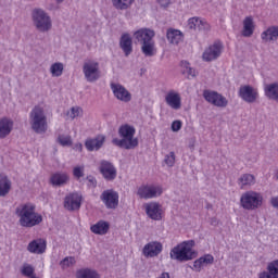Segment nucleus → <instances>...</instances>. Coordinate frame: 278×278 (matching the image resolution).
<instances>
[{"instance_id":"f03ea898","label":"nucleus","mask_w":278,"mask_h":278,"mask_svg":"<svg viewBox=\"0 0 278 278\" xmlns=\"http://www.w3.org/2000/svg\"><path fill=\"white\" fill-rule=\"evenodd\" d=\"M134 38L141 45V52L146 58H153L157 50L155 49V30L150 28H140L134 33Z\"/></svg>"},{"instance_id":"72a5a7b5","label":"nucleus","mask_w":278,"mask_h":278,"mask_svg":"<svg viewBox=\"0 0 278 278\" xmlns=\"http://www.w3.org/2000/svg\"><path fill=\"white\" fill-rule=\"evenodd\" d=\"M76 277L77 278H101V276H99V273H97V270L90 269V268H83L77 270Z\"/></svg>"},{"instance_id":"864d4df0","label":"nucleus","mask_w":278,"mask_h":278,"mask_svg":"<svg viewBox=\"0 0 278 278\" xmlns=\"http://www.w3.org/2000/svg\"><path fill=\"white\" fill-rule=\"evenodd\" d=\"M55 3H58V5H60L61 3H64L65 0H54Z\"/></svg>"},{"instance_id":"3c124183","label":"nucleus","mask_w":278,"mask_h":278,"mask_svg":"<svg viewBox=\"0 0 278 278\" xmlns=\"http://www.w3.org/2000/svg\"><path fill=\"white\" fill-rule=\"evenodd\" d=\"M270 205H273L274 207L278 208V197H273L270 199Z\"/></svg>"},{"instance_id":"f257e3e1","label":"nucleus","mask_w":278,"mask_h":278,"mask_svg":"<svg viewBox=\"0 0 278 278\" xmlns=\"http://www.w3.org/2000/svg\"><path fill=\"white\" fill-rule=\"evenodd\" d=\"M15 214L20 218L21 227H37L42 223V215L36 212V204L27 202L15 208Z\"/></svg>"},{"instance_id":"49530a36","label":"nucleus","mask_w":278,"mask_h":278,"mask_svg":"<svg viewBox=\"0 0 278 278\" xmlns=\"http://www.w3.org/2000/svg\"><path fill=\"white\" fill-rule=\"evenodd\" d=\"M88 188H97V179L92 176H87Z\"/></svg>"},{"instance_id":"39448f33","label":"nucleus","mask_w":278,"mask_h":278,"mask_svg":"<svg viewBox=\"0 0 278 278\" xmlns=\"http://www.w3.org/2000/svg\"><path fill=\"white\" fill-rule=\"evenodd\" d=\"M194 247V240L185 241L170 250L169 257L170 260H176L177 262H190L194 260L197 254L192 251Z\"/></svg>"},{"instance_id":"f3484780","label":"nucleus","mask_w":278,"mask_h":278,"mask_svg":"<svg viewBox=\"0 0 278 278\" xmlns=\"http://www.w3.org/2000/svg\"><path fill=\"white\" fill-rule=\"evenodd\" d=\"M112 143L115 144V147H119V149H126L127 151H129L138 147V138L134 136L123 137L122 139L114 138L112 140Z\"/></svg>"},{"instance_id":"5fc2aeb1","label":"nucleus","mask_w":278,"mask_h":278,"mask_svg":"<svg viewBox=\"0 0 278 278\" xmlns=\"http://www.w3.org/2000/svg\"><path fill=\"white\" fill-rule=\"evenodd\" d=\"M77 148H78L79 151H81V149H83L81 143H79V144L77 146Z\"/></svg>"},{"instance_id":"c9c22d12","label":"nucleus","mask_w":278,"mask_h":278,"mask_svg":"<svg viewBox=\"0 0 278 278\" xmlns=\"http://www.w3.org/2000/svg\"><path fill=\"white\" fill-rule=\"evenodd\" d=\"M50 73L52 77H62L63 73H64V63H53L50 66Z\"/></svg>"},{"instance_id":"8fccbe9b","label":"nucleus","mask_w":278,"mask_h":278,"mask_svg":"<svg viewBox=\"0 0 278 278\" xmlns=\"http://www.w3.org/2000/svg\"><path fill=\"white\" fill-rule=\"evenodd\" d=\"M186 75H187L188 77H197V71L191 67L190 70H188V71L186 72Z\"/></svg>"},{"instance_id":"a878e982","label":"nucleus","mask_w":278,"mask_h":278,"mask_svg":"<svg viewBox=\"0 0 278 278\" xmlns=\"http://www.w3.org/2000/svg\"><path fill=\"white\" fill-rule=\"evenodd\" d=\"M166 38L169 45H179V42H184V33L179 29L169 28L166 31Z\"/></svg>"},{"instance_id":"a19ab883","label":"nucleus","mask_w":278,"mask_h":278,"mask_svg":"<svg viewBox=\"0 0 278 278\" xmlns=\"http://www.w3.org/2000/svg\"><path fill=\"white\" fill-rule=\"evenodd\" d=\"M60 264L63 268H68L71 266H75L76 261H75V257L67 256V257L63 258Z\"/></svg>"},{"instance_id":"a18cd8bd","label":"nucleus","mask_w":278,"mask_h":278,"mask_svg":"<svg viewBox=\"0 0 278 278\" xmlns=\"http://www.w3.org/2000/svg\"><path fill=\"white\" fill-rule=\"evenodd\" d=\"M180 66L182 68L181 71L182 75H186V73H188V71L191 68L190 63L188 61H181Z\"/></svg>"},{"instance_id":"393cba45","label":"nucleus","mask_w":278,"mask_h":278,"mask_svg":"<svg viewBox=\"0 0 278 278\" xmlns=\"http://www.w3.org/2000/svg\"><path fill=\"white\" fill-rule=\"evenodd\" d=\"M105 143V136L99 135L93 139H87L85 142V147L87 151H99L101 147Z\"/></svg>"},{"instance_id":"2eb2a0df","label":"nucleus","mask_w":278,"mask_h":278,"mask_svg":"<svg viewBox=\"0 0 278 278\" xmlns=\"http://www.w3.org/2000/svg\"><path fill=\"white\" fill-rule=\"evenodd\" d=\"M164 250V245L160 241H150L142 249V255L144 257H157Z\"/></svg>"},{"instance_id":"c756f323","label":"nucleus","mask_w":278,"mask_h":278,"mask_svg":"<svg viewBox=\"0 0 278 278\" xmlns=\"http://www.w3.org/2000/svg\"><path fill=\"white\" fill-rule=\"evenodd\" d=\"M254 31H255V23L253 22V17L247 16L243 20L242 36L244 38H251V36H253Z\"/></svg>"},{"instance_id":"c85d7f7f","label":"nucleus","mask_w":278,"mask_h":278,"mask_svg":"<svg viewBox=\"0 0 278 278\" xmlns=\"http://www.w3.org/2000/svg\"><path fill=\"white\" fill-rule=\"evenodd\" d=\"M237 184L241 190L251 188V186H255V176L252 174H243L239 177Z\"/></svg>"},{"instance_id":"aec40b11","label":"nucleus","mask_w":278,"mask_h":278,"mask_svg":"<svg viewBox=\"0 0 278 278\" xmlns=\"http://www.w3.org/2000/svg\"><path fill=\"white\" fill-rule=\"evenodd\" d=\"M27 251L35 255H42L47 251V241L42 238L35 239L28 243Z\"/></svg>"},{"instance_id":"a211bd4d","label":"nucleus","mask_w":278,"mask_h":278,"mask_svg":"<svg viewBox=\"0 0 278 278\" xmlns=\"http://www.w3.org/2000/svg\"><path fill=\"white\" fill-rule=\"evenodd\" d=\"M146 214L151 220H162V205L157 202L144 204Z\"/></svg>"},{"instance_id":"37998d69","label":"nucleus","mask_w":278,"mask_h":278,"mask_svg":"<svg viewBox=\"0 0 278 278\" xmlns=\"http://www.w3.org/2000/svg\"><path fill=\"white\" fill-rule=\"evenodd\" d=\"M73 175L76 179H81L84 177V166L74 167Z\"/></svg>"},{"instance_id":"4d7b16f0","label":"nucleus","mask_w":278,"mask_h":278,"mask_svg":"<svg viewBox=\"0 0 278 278\" xmlns=\"http://www.w3.org/2000/svg\"><path fill=\"white\" fill-rule=\"evenodd\" d=\"M276 179L278 180V173H277V175H276Z\"/></svg>"},{"instance_id":"2f4dec72","label":"nucleus","mask_w":278,"mask_h":278,"mask_svg":"<svg viewBox=\"0 0 278 278\" xmlns=\"http://www.w3.org/2000/svg\"><path fill=\"white\" fill-rule=\"evenodd\" d=\"M12 190V180L8 176H0V197H7Z\"/></svg>"},{"instance_id":"473e14b6","label":"nucleus","mask_w":278,"mask_h":278,"mask_svg":"<svg viewBox=\"0 0 278 278\" xmlns=\"http://www.w3.org/2000/svg\"><path fill=\"white\" fill-rule=\"evenodd\" d=\"M118 136L122 138H127L129 136H136V128L129 124L122 125L118 128Z\"/></svg>"},{"instance_id":"0eeeda50","label":"nucleus","mask_w":278,"mask_h":278,"mask_svg":"<svg viewBox=\"0 0 278 278\" xmlns=\"http://www.w3.org/2000/svg\"><path fill=\"white\" fill-rule=\"evenodd\" d=\"M83 73L86 81L89 84H94L101 79V70L99 68V62L87 60L83 65Z\"/></svg>"},{"instance_id":"6ab92c4d","label":"nucleus","mask_w":278,"mask_h":278,"mask_svg":"<svg viewBox=\"0 0 278 278\" xmlns=\"http://www.w3.org/2000/svg\"><path fill=\"white\" fill-rule=\"evenodd\" d=\"M119 48L128 58V55H131L134 53V40L131 39V35L128 33H124L119 38Z\"/></svg>"},{"instance_id":"e433bc0d","label":"nucleus","mask_w":278,"mask_h":278,"mask_svg":"<svg viewBox=\"0 0 278 278\" xmlns=\"http://www.w3.org/2000/svg\"><path fill=\"white\" fill-rule=\"evenodd\" d=\"M21 273H22V275H23L24 277H29V278L36 277V275H34V273H35L34 266H31V265H29V264H27V263H25V264L22 266Z\"/></svg>"},{"instance_id":"1a4fd4ad","label":"nucleus","mask_w":278,"mask_h":278,"mask_svg":"<svg viewBox=\"0 0 278 278\" xmlns=\"http://www.w3.org/2000/svg\"><path fill=\"white\" fill-rule=\"evenodd\" d=\"M162 192H164L162 186L146 185L138 189L137 194L140 199H156V197H162Z\"/></svg>"},{"instance_id":"6e6552de","label":"nucleus","mask_w":278,"mask_h":278,"mask_svg":"<svg viewBox=\"0 0 278 278\" xmlns=\"http://www.w3.org/2000/svg\"><path fill=\"white\" fill-rule=\"evenodd\" d=\"M203 97L207 103H211V105H215V108H227L229 105V101L225 96L212 91V90H204L203 91Z\"/></svg>"},{"instance_id":"4468645a","label":"nucleus","mask_w":278,"mask_h":278,"mask_svg":"<svg viewBox=\"0 0 278 278\" xmlns=\"http://www.w3.org/2000/svg\"><path fill=\"white\" fill-rule=\"evenodd\" d=\"M239 97L242 99V101H245V103H255L260 94L252 86L245 85L240 87Z\"/></svg>"},{"instance_id":"cd10ccee","label":"nucleus","mask_w":278,"mask_h":278,"mask_svg":"<svg viewBox=\"0 0 278 278\" xmlns=\"http://www.w3.org/2000/svg\"><path fill=\"white\" fill-rule=\"evenodd\" d=\"M258 278H278V260L267 265V271L258 274Z\"/></svg>"},{"instance_id":"b1692460","label":"nucleus","mask_w":278,"mask_h":278,"mask_svg":"<svg viewBox=\"0 0 278 278\" xmlns=\"http://www.w3.org/2000/svg\"><path fill=\"white\" fill-rule=\"evenodd\" d=\"M165 102L172 110H181V96L175 91H169L166 94Z\"/></svg>"},{"instance_id":"423d86ee","label":"nucleus","mask_w":278,"mask_h":278,"mask_svg":"<svg viewBox=\"0 0 278 278\" xmlns=\"http://www.w3.org/2000/svg\"><path fill=\"white\" fill-rule=\"evenodd\" d=\"M264 203V195L262 193L250 190L241 194L240 205L243 210L248 212H253L260 210Z\"/></svg>"},{"instance_id":"c03bdc74","label":"nucleus","mask_w":278,"mask_h":278,"mask_svg":"<svg viewBox=\"0 0 278 278\" xmlns=\"http://www.w3.org/2000/svg\"><path fill=\"white\" fill-rule=\"evenodd\" d=\"M181 125H182L181 121H179V119L174 121L172 123V131H174V132L180 131Z\"/></svg>"},{"instance_id":"de8ad7c7","label":"nucleus","mask_w":278,"mask_h":278,"mask_svg":"<svg viewBox=\"0 0 278 278\" xmlns=\"http://www.w3.org/2000/svg\"><path fill=\"white\" fill-rule=\"evenodd\" d=\"M193 267L195 268L197 273H201V268H203V263H201L200 258L194 261Z\"/></svg>"},{"instance_id":"58836bf2","label":"nucleus","mask_w":278,"mask_h":278,"mask_svg":"<svg viewBox=\"0 0 278 278\" xmlns=\"http://www.w3.org/2000/svg\"><path fill=\"white\" fill-rule=\"evenodd\" d=\"M58 142H59V144H61V147H72L73 146V139L71 138V136L60 135L58 137Z\"/></svg>"},{"instance_id":"f8f14e48","label":"nucleus","mask_w":278,"mask_h":278,"mask_svg":"<svg viewBox=\"0 0 278 278\" xmlns=\"http://www.w3.org/2000/svg\"><path fill=\"white\" fill-rule=\"evenodd\" d=\"M111 90L118 101H122L123 103H129V101H131V92H129L125 86L111 83Z\"/></svg>"},{"instance_id":"7ed1b4c3","label":"nucleus","mask_w":278,"mask_h":278,"mask_svg":"<svg viewBox=\"0 0 278 278\" xmlns=\"http://www.w3.org/2000/svg\"><path fill=\"white\" fill-rule=\"evenodd\" d=\"M30 18L33 25L40 34H47L53 28V21L51 15L41 8H35L31 10Z\"/></svg>"},{"instance_id":"4be33fe9","label":"nucleus","mask_w":278,"mask_h":278,"mask_svg":"<svg viewBox=\"0 0 278 278\" xmlns=\"http://www.w3.org/2000/svg\"><path fill=\"white\" fill-rule=\"evenodd\" d=\"M188 27L194 31H210V24L199 17L189 18Z\"/></svg>"},{"instance_id":"9d476101","label":"nucleus","mask_w":278,"mask_h":278,"mask_svg":"<svg viewBox=\"0 0 278 278\" xmlns=\"http://www.w3.org/2000/svg\"><path fill=\"white\" fill-rule=\"evenodd\" d=\"M100 200L106 210H116L118 207V193L114 189L104 190L100 195Z\"/></svg>"},{"instance_id":"6e6d98bb","label":"nucleus","mask_w":278,"mask_h":278,"mask_svg":"<svg viewBox=\"0 0 278 278\" xmlns=\"http://www.w3.org/2000/svg\"><path fill=\"white\" fill-rule=\"evenodd\" d=\"M212 225H216V218L212 219Z\"/></svg>"},{"instance_id":"f704fd0d","label":"nucleus","mask_w":278,"mask_h":278,"mask_svg":"<svg viewBox=\"0 0 278 278\" xmlns=\"http://www.w3.org/2000/svg\"><path fill=\"white\" fill-rule=\"evenodd\" d=\"M135 0H112L115 10H129L134 5Z\"/></svg>"},{"instance_id":"412c9836","label":"nucleus","mask_w":278,"mask_h":278,"mask_svg":"<svg viewBox=\"0 0 278 278\" xmlns=\"http://www.w3.org/2000/svg\"><path fill=\"white\" fill-rule=\"evenodd\" d=\"M71 181V176L64 172H58L51 175L50 177V184L52 186H55L56 188H60L62 186H66Z\"/></svg>"},{"instance_id":"603ef678","label":"nucleus","mask_w":278,"mask_h":278,"mask_svg":"<svg viewBox=\"0 0 278 278\" xmlns=\"http://www.w3.org/2000/svg\"><path fill=\"white\" fill-rule=\"evenodd\" d=\"M159 278H170V274L164 271L159 276Z\"/></svg>"},{"instance_id":"5701e85b","label":"nucleus","mask_w":278,"mask_h":278,"mask_svg":"<svg viewBox=\"0 0 278 278\" xmlns=\"http://www.w3.org/2000/svg\"><path fill=\"white\" fill-rule=\"evenodd\" d=\"M12 129H14V121L8 117H2L0 119V140L8 138V135L12 134Z\"/></svg>"},{"instance_id":"20e7f679","label":"nucleus","mask_w":278,"mask_h":278,"mask_svg":"<svg viewBox=\"0 0 278 278\" xmlns=\"http://www.w3.org/2000/svg\"><path fill=\"white\" fill-rule=\"evenodd\" d=\"M29 125L30 129H33L35 134H47L49 125L47 123V114H45V109L37 105L30 111Z\"/></svg>"},{"instance_id":"dca6fc26","label":"nucleus","mask_w":278,"mask_h":278,"mask_svg":"<svg viewBox=\"0 0 278 278\" xmlns=\"http://www.w3.org/2000/svg\"><path fill=\"white\" fill-rule=\"evenodd\" d=\"M220 53H223V45L214 43L205 49L202 59L204 62H213V60H218V58H220Z\"/></svg>"},{"instance_id":"ea45409f","label":"nucleus","mask_w":278,"mask_h":278,"mask_svg":"<svg viewBox=\"0 0 278 278\" xmlns=\"http://www.w3.org/2000/svg\"><path fill=\"white\" fill-rule=\"evenodd\" d=\"M176 155L175 153L172 151L168 154L165 155L164 159V163L166 164V166H168L169 168H173V166H175V162H176Z\"/></svg>"},{"instance_id":"79ce46f5","label":"nucleus","mask_w":278,"mask_h":278,"mask_svg":"<svg viewBox=\"0 0 278 278\" xmlns=\"http://www.w3.org/2000/svg\"><path fill=\"white\" fill-rule=\"evenodd\" d=\"M202 263V266H207L210 264H214V256L212 254H205L199 258Z\"/></svg>"},{"instance_id":"ddd939ff","label":"nucleus","mask_w":278,"mask_h":278,"mask_svg":"<svg viewBox=\"0 0 278 278\" xmlns=\"http://www.w3.org/2000/svg\"><path fill=\"white\" fill-rule=\"evenodd\" d=\"M99 170L106 181H114L116 179V167L110 161H101Z\"/></svg>"},{"instance_id":"bb28decb","label":"nucleus","mask_w":278,"mask_h":278,"mask_svg":"<svg viewBox=\"0 0 278 278\" xmlns=\"http://www.w3.org/2000/svg\"><path fill=\"white\" fill-rule=\"evenodd\" d=\"M264 42H275L278 40V26H270L261 34Z\"/></svg>"},{"instance_id":"7c9ffc66","label":"nucleus","mask_w":278,"mask_h":278,"mask_svg":"<svg viewBox=\"0 0 278 278\" xmlns=\"http://www.w3.org/2000/svg\"><path fill=\"white\" fill-rule=\"evenodd\" d=\"M90 230L92 233H96V236H105V233L110 231V223L105 220H99L97 224L90 227Z\"/></svg>"},{"instance_id":"09e8293b","label":"nucleus","mask_w":278,"mask_h":278,"mask_svg":"<svg viewBox=\"0 0 278 278\" xmlns=\"http://www.w3.org/2000/svg\"><path fill=\"white\" fill-rule=\"evenodd\" d=\"M157 3H160L162 8H168V5H170V0H157Z\"/></svg>"},{"instance_id":"4c0bfd02","label":"nucleus","mask_w":278,"mask_h":278,"mask_svg":"<svg viewBox=\"0 0 278 278\" xmlns=\"http://www.w3.org/2000/svg\"><path fill=\"white\" fill-rule=\"evenodd\" d=\"M84 114V110H81V108L79 106H73L68 112H67V116L70 118L75 119L79 116H81Z\"/></svg>"},{"instance_id":"9b49d317","label":"nucleus","mask_w":278,"mask_h":278,"mask_svg":"<svg viewBox=\"0 0 278 278\" xmlns=\"http://www.w3.org/2000/svg\"><path fill=\"white\" fill-rule=\"evenodd\" d=\"M84 197L80 193H68L64 199V207L67 212H77L81 208V201Z\"/></svg>"}]
</instances>
